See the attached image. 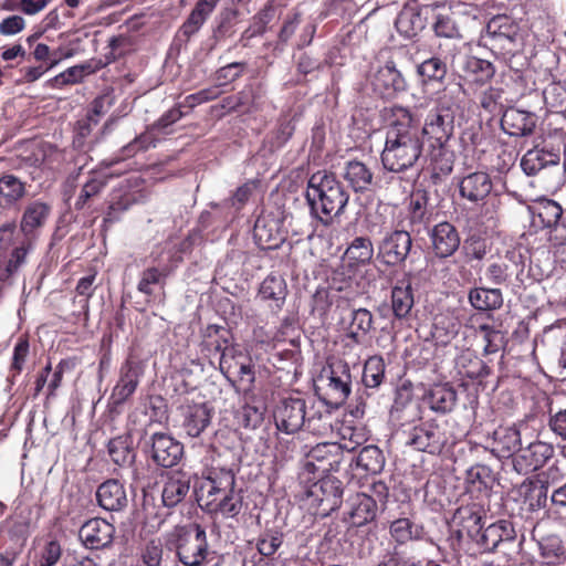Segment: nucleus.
Returning <instances> with one entry per match:
<instances>
[{
	"instance_id": "46",
	"label": "nucleus",
	"mask_w": 566,
	"mask_h": 566,
	"mask_svg": "<svg viewBox=\"0 0 566 566\" xmlns=\"http://www.w3.org/2000/svg\"><path fill=\"white\" fill-rule=\"evenodd\" d=\"M108 178L106 176L93 175L82 186L78 197L74 203L76 210H82L90 201V199L96 197L106 187Z\"/></svg>"
},
{
	"instance_id": "40",
	"label": "nucleus",
	"mask_w": 566,
	"mask_h": 566,
	"mask_svg": "<svg viewBox=\"0 0 566 566\" xmlns=\"http://www.w3.org/2000/svg\"><path fill=\"white\" fill-rule=\"evenodd\" d=\"M211 512H220L224 516L233 517L238 515L242 509V497L233 489L229 494H221L218 497H213L205 502V504Z\"/></svg>"
},
{
	"instance_id": "16",
	"label": "nucleus",
	"mask_w": 566,
	"mask_h": 566,
	"mask_svg": "<svg viewBox=\"0 0 566 566\" xmlns=\"http://www.w3.org/2000/svg\"><path fill=\"white\" fill-rule=\"evenodd\" d=\"M431 13L433 9L430 6H407L397 17L396 28L406 38H413L426 28Z\"/></svg>"
},
{
	"instance_id": "53",
	"label": "nucleus",
	"mask_w": 566,
	"mask_h": 566,
	"mask_svg": "<svg viewBox=\"0 0 566 566\" xmlns=\"http://www.w3.org/2000/svg\"><path fill=\"white\" fill-rule=\"evenodd\" d=\"M492 481V471L486 465L476 464L467 471V482L478 491L489 488Z\"/></svg>"
},
{
	"instance_id": "18",
	"label": "nucleus",
	"mask_w": 566,
	"mask_h": 566,
	"mask_svg": "<svg viewBox=\"0 0 566 566\" xmlns=\"http://www.w3.org/2000/svg\"><path fill=\"white\" fill-rule=\"evenodd\" d=\"M321 479L312 489L311 494L316 497L321 505H325V511H334L342 503V482L332 475H319Z\"/></svg>"
},
{
	"instance_id": "9",
	"label": "nucleus",
	"mask_w": 566,
	"mask_h": 566,
	"mask_svg": "<svg viewBox=\"0 0 566 566\" xmlns=\"http://www.w3.org/2000/svg\"><path fill=\"white\" fill-rule=\"evenodd\" d=\"M554 455L552 444L535 440L526 447H521L512 460L514 470L520 474H527L543 468Z\"/></svg>"
},
{
	"instance_id": "25",
	"label": "nucleus",
	"mask_w": 566,
	"mask_h": 566,
	"mask_svg": "<svg viewBox=\"0 0 566 566\" xmlns=\"http://www.w3.org/2000/svg\"><path fill=\"white\" fill-rule=\"evenodd\" d=\"M502 129L511 136H527L535 128L534 115L517 108H509L501 118Z\"/></svg>"
},
{
	"instance_id": "36",
	"label": "nucleus",
	"mask_w": 566,
	"mask_h": 566,
	"mask_svg": "<svg viewBox=\"0 0 566 566\" xmlns=\"http://www.w3.org/2000/svg\"><path fill=\"white\" fill-rule=\"evenodd\" d=\"M221 338L222 342H216V350L221 353L219 367L221 373L228 379H231L232 375H234L238 369L239 363H241L247 355L243 354L239 346L228 344L227 338L223 336H221Z\"/></svg>"
},
{
	"instance_id": "21",
	"label": "nucleus",
	"mask_w": 566,
	"mask_h": 566,
	"mask_svg": "<svg viewBox=\"0 0 566 566\" xmlns=\"http://www.w3.org/2000/svg\"><path fill=\"white\" fill-rule=\"evenodd\" d=\"M98 505L109 512H118L127 506L128 499L123 483L111 479L103 482L96 491Z\"/></svg>"
},
{
	"instance_id": "26",
	"label": "nucleus",
	"mask_w": 566,
	"mask_h": 566,
	"mask_svg": "<svg viewBox=\"0 0 566 566\" xmlns=\"http://www.w3.org/2000/svg\"><path fill=\"white\" fill-rule=\"evenodd\" d=\"M492 187L490 176L482 171L465 176L459 185L460 195L471 202H478L486 198Z\"/></svg>"
},
{
	"instance_id": "33",
	"label": "nucleus",
	"mask_w": 566,
	"mask_h": 566,
	"mask_svg": "<svg viewBox=\"0 0 566 566\" xmlns=\"http://www.w3.org/2000/svg\"><path fill=\"white\" fill-rule=\"evenodd\" d=\"M332 415L322 402L307 400V410L305 415V428L308 432L316 436H324L332 429Z\"/></svg>"
},
{
	"instance_id": "59",
	"label": "nucleus",
	"mask_w": 566,
	"mask_h": 566,
	"mask_svg": "<svg viewBox=\"0 0 566 566\" xmlns=\"http://www.w3.org/2000/svg\"><path fill=\"white\" fill-rule=\"evenodd\" d=\"M432 28L437 36L448 39L459 36V30L450 15H436Z\"/></svg>"
},
{
	"instance_id": "52",
	"label": "nucleus",
	"mask_w": 566,
	"mask_h": 566,
	"mask_svg": "<svg viewBox=\"0 0 566 566\" xmlns=\"http://www.w3.org/2000/svg\"><path fill=\"white\" fill-rule=\"evenodd\" d=\"M541 554L547 564H557L566 558V548L557 536H551L541 543Z\"/></svg>"
},
{
	"instance_id": "61",
	"label": "nucleus",
	"mask_w": 566,
	"mask_h": 566,
	"mask_svg": "<svg viewBox=\"0 0 566 566\" xmlns=\"http://www.w3.org/2000/svg\"><path fill=\"white\" fill-rule=\"evenodd\" d=\"M479 331L483 334V339L485 342L483 348L484 353L490 355L499 352L503 339L501 333L486 324L480 325Z\"/></svg>"
},
{
	"instance_id": "37",
	"label": "nucleus",
	"mask_w": 566,
	"mask_h": 566,
	"mask_svg": "<svg viewBox=\"0 0 566 566\" xmlns=\"http://www.w3.org/2000/svg\"><path fill=\"white\" fill-rule=\"evenodd\" d=\"M455 367L459 375L469 379L483 378L490 374L489 366L470 350H464L458 356Z\"/></svg>"
},
{
	"instance_id": "55",
	"label": "nucleus",
	"mask_w": 566,
	"mask_h": 566,
	"mask_svg": "<svg viewBox=\"0 0 566 566\" xmlns=\"http://www.w3.org/2000/svg\"><path fill=\"white\" fill-rule=\"evenodd\" d=\"M264 408L253 403H244L238 412V419L244 428H256L263 421Z\"/></svg>"
},
{
	"instance_id": "23",
	"label": "nucleus",
	"mask_w": 566,
	"mask_h": 566,
	"mask_svg": "<svg viewBox=\"0 0 566 566\" xmlns=\"http://www.w3.org/2000/svg\"><path fill=\"white\" fill-rule=\"evenodd\" d=\"M346 514L350 525L356 527L363 526L376 517L377 503L365 493H356L348 500V511Z\"/></svg>"
},
{
	"instance_id": "48",
	"label": "nucleus",
	"mask_w": 566,
	"mask_h": 566,
	"mask_svg": "<svg viewBox=\"0 0 566 566\" xmlns=\"http://www.w3.org/2000/svg\"><path fill=\"white\" fill-rule=\"evenodd\" d=\"M465 71L473 76L474 82L485 83L495 73L493 64L486 60L470 56L465 61Z\"/></svg>"
},
{
	"instance_id": "22",
	"label": "nucleus",
	"mask_w": 566,
	"mask_h": 566,
	"mask_svg": "<svg viewBox=\"0 0 566 566\" xmlns=\"http://www.w3.org/2000/svg\"><path fill=\"white\" fill-rule=\"evenodd\" d=\"M373 85L385 96H391L394 93L403 92L407 88L405 77L391 61L378 69L373 77Z\"/></svg>"
},
{
	"instance_id": "17",
	"label": "nucleus",
	"mask_w": 566,
	"mask_h": 566,
	"mask_svg": "<svg viewBox=\"0 0 566 566\" xmlns=\"http://www.w3.org/2000/svg\"><path fill=\"white\" fill-rule=\"evenodd\" d=\"M432 249L437 256H451L460 245V237L455 227L447 221L436 224L430 231Z\"/></svg>"
},
{
	"instance_id": "12",
	"label": "nucleus",
	"mask_w": 566,
	"mask_h": 566,
	"mask_svg": "<svg viewBox=\"0 0 566 566\" xmlns=\"http://www.w3.org/2000/svg\"><path fill=\"white\" fill-rule=\"evenodd\" d=\"M115 527L104 518H91L80 528L78 536L83 544L91 549H99L112 544Z\"/></svg>"
},
{
	"instance_id": "45",
	"label": "nucleus",
	"mask_w": 566,
	"mask_h": 566,
	"mask_svg": "<svg viewBox=\"0 0 566 566\" xmlns=\"http://www.w3.org/2000/svg\"><path fill=\"white\" fill-rule=\"evenodd\" d=\"M346 258L356 264H367L374 255V245L369 238H355L345 252Z\"/></svg>"
},
{
	"instance_id": "8",
	"label": "nucleus",
	"mask_w": 566,
	"mask_h": 566,
	"mask_svg": "<svg viewBox=\"0 0 566 566\" xmlns=\"http://www.w3.org/2000/svg\"><path fill=\"white\" fill-rule=\"evenodd\" d=\"M412 239L409 232L395 230L387 233L378 244V259L386 265L402 264L409 255Z\"/></svg>"
},
{
	"instance_id": "6",
	"label": "nucleus",
	"mask_w": 566,
	"mask_h": 566,
	"mask_svg": "<svg viewBox=\"0 0 566 566\" xmlns=\"http://www.w3.org/2000/svg\"><path fill=\"white\" fill-rule=\"evenodd\" d=\"M307 400L301 397H287L280 401L274 411L279 430L287 434L295 433L305 424Z\"/></svg>"
},
{
	"instance_id": "39",
	"label": "nucleus",
	"mask_w": 566,
	"mask_h": 566,
	"mask_svg": "<svg viewBox=\"0 0 566 566\" xmlns=\"http://www.w3.org/2000/svg\"><path fill=\"white\" fill-rule=\"evenodd\" d=\"M471 305L479 311H492L503 304V295L499 289H473L469 293Z\"/></svg>"
},
{
	"instance_id": "42",
	"label": "nucleus",
	"mask_w": 566,
	"mask_h": 566,
	"mask_svg": "<svg viewBox=\"0 0 566 566\" xmlns=\"http://www.w3.org/2000/svg\"><path fill=\"white\" fill-rule=\"evenodd\" d=\"M417 74L423 86L432 82L442 83L447 75V65L439 57H430L417 66Z\"/></svg>"
},
{
	"instance_id": "15",
	"label": "nucleus",
	"mask_w": 566,
	"mask_h": 566,
	"mask_svg": "<svg viewBox=\"0 0 566 566\" xmlns=\"http://www.w3.org/2000/svg\"><path fill=\"white\" fill-rule=\"evenodd\" d=\"M142 368L133 359H127L120 367L119 379L112 390L111 400L115 406L123 405L136 390Z\"/></svg>"
},
{
	"instance_id": "24",
	"label": "nucleus",
	"mask_w": 566,
	"mask_h": 566,
	"mask_svg": "<svg viewBox=\"0 0 566 566\" xmlns=\"http://www.w3.org/2000/svg\"><path fill=\"white\" fill-rule=\"evenodd\" d=\"M390 305L396 321H407L415 305L410 280L399 281L391 290Z\"/></svg>"
},
{
	"instance_id": "58",
	"label": "nucleus",
	"mask_w": 566,
	"mask_h": 566,
	"mask_svg": "<svg viewBox=\"0 0 566 566\" xmlns=\"http://www.w3.org/2000/svg\"><path fill=\"white\" fill-rule=\"evenodd\" d=\"M391 536L400 544L415 537L413 523L409 518H398L390 524Z\"/></svg>"
},
{
	"instance_id": "56",
	"label": "nucleus",
	"mask_w": 566,
	"mask_h": 566,
	"mask_svg": "<svg viewBox=\"0 0 566 566\" xmlns=\"http://www.w3.org/2000/svg\"><path fill=\"white\" fill-rule=\"evenodd\" d=\"M140 559L145 566H160L164 547L160 539H150L140 548Z\"/></svg>"
},
{
	"instance_id": "49",
	"label": "nucleus",
	"mask_w": 566,
	"mask_h": 566,
	"mask_svg": "<svg viewBox=\"0 0 566 566\" xmlns=\"http://www.w3.org/2000/svg\"><path fill=\"white\" fill-rule=\"evenodd\" d=\"M562 214V207L554 200H544L536 207V216L544 228L556 226Z\"/></svg>"
},
{
	"instance_id": "5",
	"label": "nucleus",
	"mask_w": 566,
	"mask_h": 566,
	"mask_svg": "<svg viewBox=\"0 0 566 566\" xmlns=\"http://www.w3.org/2000/svg\"><path fill=\"white\" fill-rule=\"evenodd\" d=\"M406 443L418 451L439 454L450 443V436L446 426L424 422L409 431Z\"/></svg>"
},
{
	"instance_id": "4",
	"label": "nucleus",
	"mask_w": 566,
	"mask_h": 566,
	"mask_svg": "<svg viewBox=\"0 0 566 566\" xmlns=\"http://www.w3.org/2000/svg\"><path fill=\"white\" fill-rule=\"evenodd\" d=\"M176 534L177 556L185 566H201L208 554L206 531L200 525L178 527Z\"/></svg>"
},
{
	"instance_id": "47",
	"label": "nucleus",
	"mask_w": 566,
	"mask_h": 566,
	"mask_svg": "<svg viewBox=\"0 0 566 566\" xmlns=\"http://www.w3.org/2000/svg\"><path fill=\"white\" fill-rule=\"evenodd\" d=\"M385 377V361L380 356L369 357L364 366L363 382L368 388L378 387Z\"/></svg>"
},
{
	"instance_id": "11",
	"label": "nucleus",
	"mask_w": 566,
	"mask_h": 566,
	"mask_svg": "<svg viewBox=\"0 0 566 566\" xmlns=\"http://www.w3.org/2000/svg\"><path fill=\"white\" fill-rule=\"evenodd\" d=\"M235 485L234 473L230 469L212 468L197 491L199 502H206L221 494H229Z\"/></svg>"
},
{
	"instance_id": "27",
	"label": "nucleus",
	"mask_w": 566,
	"mask_h": 566,
	"mask_svg": "<svg viewBox=\"0 0 566 566\" xmlns=\"http://www.w3.org/2000/svg\"><path fill=\"white\" fill-rule=\"evenodd\" d=\"M190 489V476L182 471H174L165 482L161 499L166 507H175L187 496Z\"/></svg>"
},
{
	"instance_id": "50",
	"label": "nucleus",
	"mask_w": 566,
	"mask_h": 566,
	"mask_svg": "<svg viewBox=\"0 0 566 566\" xmlns=\"http://www.w3.org/2000/svg\"><path fill=\"white\" fill-rule=\"evenodd\" d=\"M168 275L166 270H160L155 266L145 269L140 274V280L137 284V290L145 295H153V285L165 284V280Z\"/></svg>"
},
{
	"instance_id": "57",
	"label": "nucleus",
	"mask_w": 566,
	"mask_h": 566,
	"mask_svg": "<svg viewBox=\"0 0 566 566\" xmlns=\"http://www.w3.org/2000/svg\"><path fill=\"white\" fill-rule=\"evenodd\" d=\"M260 294L264 300H283L285 297L284 281L276 276H268L261 284Z\"/></svg>"
},
{
	"instance_id": "60",
	"label": "nucleus",
	"mask_w": 566,
	"mask_h": 566,
	"mask_svg": "<svg viewBox=\"0 0 566 566\" xmlns=\"http://www.w3.org/2000/svg\"><path fill=\"white\" fill-rule=\"evenodd\" d=\"M255 93L252 86H245L237 96H230L224 99V107L230 109H239L245 107V111H250L253 104Z\"/></svg>"
},
{
	"instance_id": "7",
	"label": "nucleus",
	"mask_w": 566,
	"mask_h": 566,
	"mask_svg": "<svg viewBox=\"0 0 566 566\" xmlns=\"http://www.w3.org/2000/svg\"><path fill=\"white\" fill-rule=\"evenodd\" d=\"M343 460L342 447L337 443H318L306 455L304 468L314 474L324 475L339 470Z\"/></svg>"
},
{
	"instance_id": "44",
	"label": "nucleus",
	"mask_w": 566,
	"mask_h": 566,
	"mask_svg": "<svg viewBox=\"0 0 566 566\" xmlns=\"http://www.w3.org/2000/svg\"><path fill=\"white\" fill-rule=\"evenodd\" d=\"M27 193L25 184L11 174L0 177V197L9 205L21 200Z\"/></svg>"
},
{
	"instance_id": "10",
	"label": "nucleus",
	"mask_w": 566,
	"mask_h": 566,
	"mask_svg": "<svg viewBox=\"0 0 566 566\" xmlns=\"http://www.w3.org/2000/svg\"><path fill=\"white\" fill-rule=\"evenodd\" d=\"M326 381V396L335 406L345 402L350 394L352 376L347 364H336L331 366L321 376Z\"/></svg>"
},
{
	"instance_id": "31",
	"label": "nucleus",
	"mask_w": 566,
	"mask_h": 566,
	"mask_svg": "<svg viewBox=\"0 0 566 566\" xmlns=\"http://www.w3.org/2000/svg\"><path fill=\"white\" fill-rule=\"evenodd\" d=\"M559 164V154L541 148L527 150L521 159V167L527 176H534L548 166Z\"/></svg>"
},
{
	"instance_id": "1",
	"label": "nucleus",
	"mask_w": 566,
	"mask_h": 566,
	"mask_svg": "<svg viewBox=\"0 0 566 566\" xmlns=\"http://www.w3.org/2000/svg\"><path fill=\"white\" fill-rule=\"evenodd\" d=\"M394 117L386 130L380 160L386 170L402 172L413 167L419 160L422 154V140L420 130L407 108H396Z\"/></svg>"
},
{
	"instance_id": "2",
	"label": "nucleus",
	"mask_w": 566,
	"mask_h": 566,
	"mask_svg": "<svg viewBox=\"0 0 566 566\" xmlns=\"http://www.w3.org/2000/svg\"><path fill=\"white\" fill-rule=\"evenodd\" d=\"M306 199L312 213L328 224L334 217L344 212L349 195L333 174L317 171L308 180Z\"/></svg>"
},
{
	"instance_id": "30",
	"label": "nucleus",
	"mask_w": 566,
	"mask_h": 566,
	"mask_svg": "<svg viewBox=\"0 0 566 566\" xmlns=\"http://www.w3.org/2000/svg\"><path fill=\"white\" fill-rule=\"evenodd\" d=\"M342 176L355 192H363L373 182V171L363 161L349 160L345 163Z\"/></svg>"
},
{
	"instance_id": "43",
	"label": "nucleus",
	"mask_w": 566,
	"mask_h": 566,
	"mask_svg": "<svg viewBox=\"0 0 566 566\" xmlns=\"http://www.w3.org/2000/svg\"><path fill=\"white\" fill-rule=\"evenodd\" d=\"M128 436H118L109 440L107 449L112 461L117 465L130 464L135 453L129 446Z\"/></svg>"
},
{
	"instance_id": "14",
	"label": "nucleus",
	"mask_w": 566,
	"mask_h": 566,
	"mask_svg": "<svg viewBox=\"0 0 566 566\" xmlns=\"http://www.w3.org/2000/svg\"><path fill=\"white\" fill-rule=\"evenodd\" d=\"M491 452L500 459L514 458L522 447L520 427L516 424L496 428L491 438Z\"/></svg>"
},
{
	"instance_id": "63",
	"label": "nucleus",
	"mask_w": 566,
	"mask_h": 566,
	"mask_svg": "<svg viewBox=\"0 0 566 566\" xmlns=\"http://www.w3.org/2000/svg\"><path fill=\"white\" fill-rule=\"evenodd\" d=\"M377 566H422V564L416 556L395 552L386 555Z\"/></svg>"
},
{
	"instance_id": "19",
	"label": "nucleus",
	"mask_w": 566,
	"mask_h": 566,
	"mask_svg": "<svg viewBox=\"0 0 566 566\" xmlns=\"http://www.w3.org/2000/svg\"><path fill=\"white\" fill-rule=\"evenodd\" d=\"M182 429L191 438L199 437L211 421V410L205 402L182 407Z\"/></svg>"
},
{
	"instance_id": "38",
	"label": "nucleus",
	"mask_w": 566,
	"mask_h": 566,
	"mask_svg": "<svg viewBox=\"0 0 566 566\" xmlns=\"http://www.w3.org/2000/svg\"><path fill=\"white\" fill-rule=\"evenodd\" d=\"M521 258V254L514 250L506 251L503 258H500L488 266L485 271L486 277L496 285L505 283L512 274L510 263L517 265Z\"/></svg>"
},
{
	"instance_id": "13",
	"label": "nucleus",
	"mask_w": 566,
	"mask_h": 566,
	"mask_svg": "<svg viewBox=\"0 0 566 566\" xmlns=\"http://www.w3.org/2000/svg\"><path fill=\"white\" fill-rule=\"evenodd\" d=\"M184 454L182 444L166 433H154L151 436V458L163 468H172L181 460Z\"/></svg>"
},
{
	"instance_id": "62",
	"label": "nucleus",
	"mask_w": 566,
	"mask_h": 566,
	"mask_svg": "<svg viewBox=\"0 0 566 566\" xmlns=\"http://www.w3.org/2000/svg\"><path fill=\"white\" fill-rule=\"evenodd\" d=\"M155 142L156 139L151 132L147 130L123 147V153L125 156L132 157L138 151L147 150L149 147L155 146Z\"/></svg>"
},
{
	"instance_id": "41",
	"label": "nucleus",
	"mask_w": 566,
	"mask_h": 566,
	"mask_svg": "<svg viewBox=\"0 0 566 566\" xmlns=\"http://www.w3.org/2000/svg\"><path fill=\"white\" fill-rule=\"evenodd\" d=\"M356 465L366 473L378 474L385 467L384 453L377 446H366L359 451Z\"/></svg>"
},
{
	"instance_id": "32",
	"label": "nucleus",
	"mask_w": 566,
	"mask_h": 566,
	"mask_svg": "<svg viewBox=\"0 0 566 566\" xmlns=\"http://www.w3.org/2000/svg\"><path fill=\"white\" fill-rule=\"evenodd\" d=\"M51 213V206L46 202L35 200L30 202L22 214L20 229L25 235L32 234L36 229L42 228Z\"/></svg>"
},
{
	"instance_id": "35",
	"label": "nucleus",
	"mask_w": 566,
	"mask_h": 566,
	"mask_svg": "<svg viewBox=\"0 0 566 566\" xmlns=\"http://www.w3.org/2000/svg\"><path fill=\"white\" fill-rule=\"evenodd\" d=\"M426 403L436 412H450L457 402L455 390L447 385L432 386L424 396Z\"/></svg>"
},
{
	"instance_id": "29",
	"label": "nucleus",
	"mask_w": 566,
	"mask_h": 566,
	"mask_svg": "<svg viewBox=\"0 0 566 566\" xmlns=\"http://www.w3.org/2000/svg\"><path fill=\"white\" fill-rule=\"evenodd\" d=\"M460 326L461 324L453 313H439L433 318L431 337L436 345L447 346L458 335Z\"/></svg>"
},
{
	"instance_id": "64",
	"label": "nucleus",
	"mask_w": 566,
	"mask_h": 566,
	"mask_svg": "<svg viewBox=\"0 0 566 566\" xmlns=\"http://www.w3.org/2000/svg\"><path fill=\"white\" fill-rule=\"evenodd\" d=\"M62 548L57 541H48L41 552L40 566H54L61 558Z\"/></svg>"
},
{
	"instance_id": "28",
	"label": "nucleus",
	"mask_w": 566,
	"mask_h": 566,
	"mask_svg": "<svg viewBox=\"0 0 566 566\" xmlns=\"http://www.w3.org/2000/svg\"><path fill=\"white\" fill-rule=\"evenodd\" d=\"M485 517L484 507L476 502L462 505L454 513V521L473 538L480 533Z\"/></svg>"
},
{
	"instance_id": "54",
	"label": "nucleus",
	"mask_w": 566,
	"mask_h": 566,
	"mask_svg": "<svg viewBox=\"0 0 566 566\" xmlns=\"http://www.w3.org/2000/svg\"><path fill=\"white\" fill-rule=\"evenodd\" d=\"M210 15V12L198 6H195L187 20L182 23L180 31L186 38L192 36L201 29Z\"/></svg>"
},
{
	"instance_id": "34",
	"label": "nucleus",
	"mask_w": 566,
	"mask_h": 566,
	"mask_svg": "<svg viewBox=\"0 0 566 566\" xmlns=\"http://www.w3.org/2000/svg\"><path fill=\"white\" fill-rule=\"evenodd\" d=\"M374 328V316L367 308H355L350 312L347 337L356 345L364 343Z\"/></svg>"
},
{
	"instance_id": "20",
	"label": "nucleus",
	"mask_w": 566,
	"mask_h": 566,
	"mask_svg": "<svg viewBox=\"0 0 566 566\" xmlns=\"http://www.w3.org/2000/svg\"><path fill=\"white\" fill-rule=\"evenodd\" d=\"M515 537V532L512 524L507 521H497L490 524L488 527L480 531L473 537L483 552H493L500 543L512 541Z\"/></svg>"
},
{
	"instance_id": "51",
	"label": "nucleus",
	"mask_w": 566,
	"mask_h": 566,
	"mask_svg": "<svg viewBox=\"0 0 566 566\" xmlns=\"http://www.w3.org/2000/svg\"><path fill=\"white\" fill-rule=\"evenodd\" d=\"M283 543V533L277 530L264 531L256 541L258 552L265 557L276 553Z\"/></svg>"
},
{
	"instance_id": "3",
	"label": "nucleus",
	"mask_w": 566,
	"mask_h": 566,
	"mask_svg": "<svg viewBox=\"0 0 566 566\" xmlns=\"http://www.w3.org/2000/svg\"><path fill=\"white\" fill-rule=\"evenodd\" d=\"M421 134L429 143L431 160L437 161L443 157L447 144L453 134V116L449 107L439 105L431 109L426 117Z\"/></svg>"
}]
</instances>
